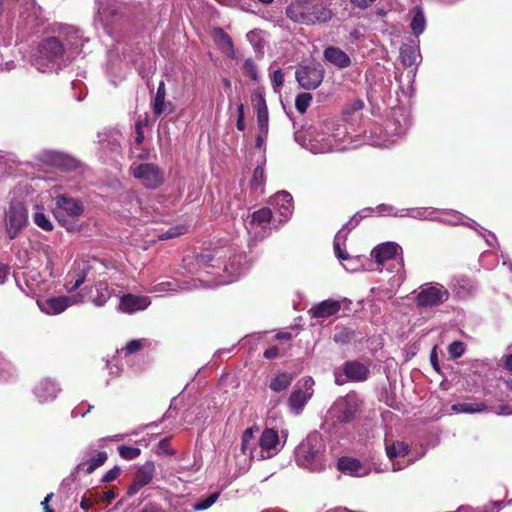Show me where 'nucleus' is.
I'll return each mask as SVG.
<instances>
[{"mask_svg":"<svg viewBox=\"0 0 512 512\" xmlns=\"http://www.w3.org/2000/svg\"><path fill=\"white\" fill-rule=\"evenodd\" d=\"M84 38L80 30L73 26H64L58 36L42 39L31 56V64L39 72L58 71L66 60L79 55L82 52Z\"/></svg>","mask_w":512,"mask_h":512,"instance_id":"f257e3e1","label":"nucleus"},{"mask_svg":"<svg viewBox=\"0 0 512 512\" xmlns=\"http://www.w3.org/2000/svg\"><path fill=\"white\" fill-rule=\"evenodd\" d=\"M195 261L199 269L211 267L222 270L226 277L223 283L234 281L248 268L244 253L237 251L232 246H223L212 251H206L197 255Z\"/></svg>","mask_w":512,"mask_h":512,"instance_id":"f03ea898","label":"nucleus"},{"mask_svg":"<svg viewBox=\"0 0 512 512\" xmlns=\"http://www.w3.org/2000/svg\"><path fill=\"white\" fill-rule=\"evenodd\" d=\"M294 458L298 467L313 473L325 471L334 462L333 456L327 451L324 439L317 432L310 433L298 444Z\"/></svg>","mask_w":512,"mask_h":512,"instance_id":"7ed1b4c3","label":"nucleus"},{"mask_svg":"<svg viewBox=\"0 0 512 512\" xmlns=\"http://www.w3.org/2000/svg\"><path fill=\"white\" fill-rule=\"evenodd\" d=\"M284 446L281 443L277 431L266 428L262 431L257 445L253 439V429L247 428L241 441V453L248 456L250 460H265L275 456Z\"/></svg>","mask_w":512,"mask_h":512,"instance_id":"20e7f679","label":"nucleus"},{"mask_svg":"<svg viewBox=\"0 0 512 512\" xmlns=\"http://www.w3.org/2000/svg\"><path fill=\"white\" fill-rule=\"evenodd\" d=\"M286 14L292 21L306 25L328 22L333 15L327 0L311 1L307 4L291 3Z\"/></svg>","mask_w":512,"mask_h":512,"instance_id":"39448f33","label":"nucleus"},{"mask_svg":"<svg viewBox=\"0 0 512 512\" xmlns=\"http://www.w3.org/2000/svg\"><path fill=\"white\" fill-rule=\"evenodd\" d=\"M483 395L491 398L492 413L512 415V379L488 383L483 389Z\"/></svg>","mask_w":512,"mask_h":512,"instance_id":"423d86ee","label":"nucleus"},{"mask_svg":"<svg viewBox=\"0 0 512 512\" xmlns=\"http://www.w3.org/2000/svg\"><path fill=\"white\" fill-rule=\"evenodd\" d=\"M84 212V205L80 200L67 195H59L55 198L53 213L58 222L68 231L75 230L73 220Z\"/></svg>","mask_w":512,"mask_h":512,"instance_id":"0eeeda50","label":"nucleus"},{"mask_svg":"<svg viewBox=\"0 0 512 512\" xmlns=\"http://www.w3.org/2000/svg\"><path fill=\"white\" fill-rule=\"evenodd\" d=\"M105 441L106 438H102L97 444H91L81 452V459L75 467L74 474H91L106 462L107 453L97 449V446L103 447Z\"/></svg>","mask_w":512,"mask_h":512,"instance_id":"6e6552de","label":"nucleus"},{"mask_svg":"<svg viewBox=\"0 0 512 512\" xmlns=\"http://www.w3.org/2000/svg\"><path fill=\"white\" fill-rule=\"evenodd\" d=\"M449 291L442 284L425 283L419 288L415 301L418 307L429 308L443 304L449 299Z\"/></svg>","mask_w":512,"mask_h":512,"instance_id":"1a4fd4ad","label":"nucleus"},{"mask_svg":"<svg viewBox=\"0 0 512 512\" xmlns=\"http://www.w3.org/2000/svg\"><path fill=\"white\" fill-rule=\"evenodd\" d=\"M345 135L346 129L341 126H338L332 134H318L314 139L310 140L309 150L315 154L342 151L346 148L342 144Z\"/></svg>","mask_w":512,"mask_h":512,"instance_id":"9d476101","label":"nucleus"},{"mask_svg":"<svg viewBox=\"0 0 512 512\" xmlns=\"http://www.w3.org/2000/svg\"><path fill=\"white\" fill-rule=\"evenodd\" d=\"M130 173L148 189H156L164 181V173L153 163L132 164L130 166Z\"/></svg>","mask_w":512,"mask_h":512,"instance_id":"9b49d317","label":"nucleus"},{"mask_svg":"<svg viewBox=\"0 0 512 512\" xmlns=\"http://www.w3.org/2000/svg\"><path fill=\"white\" fill-rule=\"evenodd\" d=\"M28 212L21 202H11L5 214V226L10 239L17 237L19 232L26 226Z\"/></svg>","mask_w":512,"mask_h":512,"instance_id":"f8f14e48","label":"nucleus"},{"mask_svg":"<svg viewBox=\"0 0 512 512\" xmlns=\"http://www.w3.org/2000/svg\"><path fill=\"white\" fill-rule=\"evenodd\" d=\"M370 370L367 365L359 361H347L342 368L334 370L335 383L343 385L348 381H365L369 376Z\"/></svg>","mask_w":512,"mask_h":512,"instance_id":"ddd939ff","label":"nucleus"},{"mask_svg":"<svg viewBox=\"0 0 512 512\" xmlns=\"http://www.w3.org/2000/svg\"><path fill=\"white\" fill-rule=\"evenodd\" d=\"M313 386L314 380L311 377H306L296 384L288 398V405L292 413L299 415L302 412L313 395Z\"/></svg>","mask_w":512,"mask_h":512,"instance_id":"4468645a","label":"nucleus"},{"mask_svg":"<svg viewBox=\"0 0 512 512\" xmlns=\"http://www.w3.org/2000/svg\"><path fill=\"white\" fill-rule=\"evenodd\" d=\"M13 18L18 15L17 26H34L41 15V8L35 0H16L13 7Z\"/></svg>","mask_w":512,"mask_h":512,"instance_id":"2eb2a0df","label":"nucleus"},{"mask_svg":"<svg viewBox=\"0 0 512 512\" xmlns=\"http://www.w3.org/2000/svg\"><path fill=\"white\" fill-rule=\"evenodd\" d=\"M83 295L78 293L71 296H59L38 300L40 310L48 315H56L65 311L68 307L83 302Z\"/></svg>","mask_w":512,"mask_h":512,"instance_id":"dca6fc26","label":"nucleus"},{"mask_svg":"<svg viewBox=\"0 0 512 512\" xmlns=\"http://www.w3.org/2000/svg\"><path fill=\"white\" fill-rule=\"evenodd\" d=\"M358 411V399L355 395L348 394L335 401L330 409L333 418L339 422L351 421Z\"/></svg>","mask_w":512,"mask_h":512,"instance_id":"f3484780","label":"nucleus"},{"mask_svg":"<svg viewBox=\"0 0 512 512\" xmlns=\"http://www.w3.org/2000/svg\"><path fill=\"white\" fill-rule=\"evenodd\" d=\"M296 80L306 90H314L320 86L324 78V71L317 66H303L297 69Z\"/></svg>","mask_w":512,"mask_h":512,"instance_id":"a211bd4d","label":"nucleus"},{"mask_svg":"<svg viewBox=\"0 0 512 512\" xmlns=\"http://www.w3.org/2000/svg\"><path fill=\"white\" fill-rule=\"evenodd\" d=\"M37 158L43 164L61 169L70 170L77 166V161L74 158L58 151L44 150L38 154Z\"/></svg>","mask_w":512,"mask_h":512,"instance_id":"6ab92c4d","label":"nucleus"},{"mask_svg":"<svg viewBox=\"0 0 512 512\" xmlns=\"http://www.w3.org/2000/svg\"><path fill=\"white\" fill-rule=\"evenodd\" d=\"M155 474V465L152 461L145 462L135 473L133 483L128 488L129 496L135 495L142 487L149 484Z\"/></svg>","mask_w":512,"mask_h":512,"instance_id":"aec40b11","label":"nucleus"},{"mask_svg":"<svg viewBox=\"0 0 512 512\" xmlns=\"http://www.w3.org/2000/svg\"><path fill=\"white\" fill-rule=\"evenodd\" d=\"M358 225V219L356 216H353L347 224H345L335 235L334 238V252L336 257L340 261H349L352 258L344 251L343 247L345 246L347 237L349 232Z\"/></svg>","mask_w":512,"mask_h":512,"instance_id":"412c9836","label":"nucleus"},{"mask_svg":"<svg viewBox=\"0 0 512 512\" xmlns=\"http://www.w3.org/2000/svg\"><path fill=\"white\" fill-rule=\"evenodd\" d=\"M150 304L151 301L147 296L126 294L120 299L119 310L127 314H132L145 310Z\"/></svg>","mask_w":512,"mask_h":512,"instance_id":"4be33fe9","label":"nucleus"},{"mask_svg":"<svg viewBox=\"0 0 512 512\" xmlns=\"http://www.w3.org/2000/svg\"><path fill=\"white\" fill-rule=\"evenodd\" d=\"M59 392L60 387L50 378L42 379L33 389V393L40 403L53 401Z\"/></svg>","mask_w":512,"mask_h":512,"instance_id":"5701e85b","label":"nucleus"},{"mask_svg":"<svg viewBox=\"0 0 512 512\" xmlns=\"http://www.w3.org/2000/svg\"><path fill=\"white\" fill-rule=\"evenodd\" d=\"M270 204L275 207L282 217L281 221H287L291 217L294 209L293 198L287 191L277 192L271 198Z\"/></svg>","mask_w":512,"mask_h":512,"instance_id":"b1692460","label":"nucleus"},{"mask_svg":"<svg viewBox=\"0 0 512 512\" xmlns=\"http://www.w3.org/2000/svg\"><path fill=\"white\" fill-rule=\"evenodd\" d=\"M451 410L455 413H489L492 412L491 398L485 397L484 401H466L455 403L451 406Z\"/></svg>","mask_w":512,"mask_h":512,"instance_id":"393cba45","label":"nucleus"},{"mask_svg":"<svg viewBox=\"0 0 512 512\" xmlns=\"http://www.w3.org/2000/svg\"><path fill=\"white\" fill-rule=\"evenodd\" d=\"M402 253V248L395 242H385L376 246L371 255L377 264H383L389 260L396 258Z\"/></svg>","mask_w":512,"mask_h":512,"instance_id":"a878e982","label":"nucleus"},{"mask_svg":"<svg viewBox=\"0 0 512 512\" xmlns=\"http://www.w3.org/2000/svg\"><path fill=\"white\" fill-rule=\"evenodd\" d=\"M324 60L339 69H345L352 63L349 55L336 46H328L323 51Z\"/></svg>","mask_w":512,"mask_h":512,"instance_id":"bb28decb","label":"nucleus"},{"mask_svg":"<svg viewBox=\"0 0 512 512\" xmlns=\"http://www.w3.org/2000/svg\"><path fill=\"white\" fill-rule=\"evenodd\" d=\"M166 89L164 81H160L156 94L152 100L153 113L156 116L167 115L172 112L173 105L171 102L165 101Z\"/></svg>","mask_w":512,"mask_h":512,"instance_id":"cd10ccee","label":"nucleus"},{"mask_svg":"<svg viewBox=\"0 0 512 512\" xmlns=\"http://www.w3.org/2000/svg\"><path fill=\"white\" fill-rule=\"evenodd\" d=\"M341 304L342 301L327 299L314 305L310 312L315 318H328L340 311Z\"/></svg>","mask_w":512,"mask_h":512,"instance_id":"c85d7f7f","label":"nucleus"},{"mask_svg":"<svg viewBox=\"0 0 512 512\" xmlns=\"http://www.w3.org/2000/svg\"><path fill=\"white\" fill-rule=\"evenodd\" d=\"M437 214H440L439 209L435 208H411V209H402L401 213H394L396 217H411L418 220H429L436 221Z\"/></svg>","mask_w":512,"mask_h":512,"instance_id":"c756f323","label":"nucleus"},{"mask_svg":"<svg viewBox=\"0 0 512 512\" xmlns=\"http://www.w3.org/2000/svg\"><path fill=\"white\" fill-rule=\"evenodd\" d=\"M35 249L38 254L39 261L45 264L46 268L52 272L53 267L59 260L56 250L46 243L37 244Z\"/></svg>","mask_w":512,"mask_h":512,"instance_id":"7c9ffc66","label":"nucleus"},{"mask_svg":"<svg viewBox=\"0 0 512 512\" xmlns=\"http://www.w3.org/2000/svg\"><path fill=\"white\" fill-rule=\"evenodd\" d=\"M95 295H92V303L97 307H102L110 299L114 293L113 287H111L106 281H98L95 284Z\"/></svg>","mask_w":512,"mask_h":512,"instance_id":"2f4dec72","label":"nucleus"},{"mask_svg":"<svg viewBox=\"0 0 512 512\" xmlns=\"http://www.w3.org/2000/svg\"><path fill=\"white\" fill-rule=\"evenodd\" d=\"M272 219V212L269 208H261L251 214V220L247 228L253 230L256 227L266 228Z\"/></svg>","mask_w":512,"mask_h":512,"instance_id":"473e14b6","label":"nucleus"},{"mask_svg":"<svg viewBox=\"0 0 512 512\" xmlns=\"http://www.w3.org/2000/svg\"><path fill=\"white\" fill-rule=\"evenodd\" d=\"M476 289L474 282L467 277H456L452 282V290L459 297L469 296Z\"/></svg>","mask_w":512,"mask_h":512,"instance_id":"72a5a7b5","label":"nucleus"},{"mask_svg":"<svg viewBox=\"0 0 512 512\" xmlns=\"http://www.w3.org/2000/svg\"><path fill=\"white\" fill-rule=\"evenodd\" d=\"M337 468L343 473L358 476L360 475L361 464L355 458L341 457L337 462Z\"/></svg>","mask_w":512,"mask_h":512,"instance_id":"f704fd0d","label":"nucleus"},{"mask_svg":"<svg viewBox=\"0 0 512 512\" xmlns=\"http://www.w3.org/2000/svg\"><path fill=\"white\" fill-rule=\"evenodd\" d=\"M117 14V6L113 3H105L98 9L95 17L96 22H100L104 27L110 24V19Z\"/></svg>","mask_w":512,"mask_h":512,"instance_id":"c9c22d12","label":"nucleus"},{"mask_svg":"<svg viewBox=\"0 0 512 512\" xmlns=\"http://www.w3.org/2000/svg\"><path fill=\"white\" fill-rule=\"evenodd\" d=\"M464 215L454 210H440V214H437V222H441L449 225H466L467 222H462Z\"/></svg>","mask_w":512,"mask_h":512,"instance_id":"e433bc0d","label":"nucleus"},{"mask_svg":"<svg viewBox=\"0 0 512 512\" xmlns=\"http://www.w3.org/2000/svg\"><path fill=\"white\" fill-rule=\"evenodd\" d=\"M402 62L406 66L414 65L418 62L420 54L417 48L411 45H404L400 49Z\"/></svg>","mask_w":512,"mask_h":512,"instance_id":"4c0bfd02","label":"nucleus"},{"mask_svg":"<svg viewBox=\"0 0 512 512\" xmlns=\"http://www.w3.org/2000/svg\"><path fill=\"white\" fill-rule=\"evenodd\" d=\"M466 226L472 228L477 233H479L484 238L485 242L487 243V245L489 247H495L496 246L497 238H496L494 233L484 229L483 227H481L478 223H476L472 219H468V221L466 223Z\"/></svg>","mask_w":512,"mask_h":512,"instance_id":"58836bf2","label":"nucleus"},{"mask_svg":"<svg viewBox=\"0 0 512 512\" xmlns=\"http://www.w3.org/2000/svg\"><path fill=\"white\" fill-rule=\"evenodd\" d=\"M292 382V375L289 373H281L276 375L270 382L269 387L275 392L286 390Z\"/></svg>","mask_w":512,"mask_h":512,"instance_id":"ea45409f","label":"nucleus"},{"mask_svg":"<svg viewBox=\"0 0 512 512\" xmlns=\"http://www.w3.org/2000/svg\"><path fill=\"white\" fill-rule=\"evenodd\" d=\"M216 35V43L222 49L224 53L229 56L234 55L233 43L228 34L223 32L222 29H217L215 31Z\"/></svg>","mask_w":512,"mask_h":512,"instance_id":"a19ab883","label":"nucleus"},{"mask_svg":"<svg viewBox=\"0 0 512 512\" xmlns=\"http://www.w3.org/2000/svg\"><path fill=\"white\" fill-rule=\"evenodd\" d=\"M414 15L410 24L412 32L415 35H420L424 32L426 27V19L421 8L416 7L414 9Z\"/></svg>","mask_w":512,"mask_h":512,"instance_id":"79ce46f5","label":"nucleus"},{"mask_svg":"<svg viewBox=\"0 0 512 512\" xmlns=\"http://www.w3.org/2000/svg\"><path fill=\"white\" fill-rule=\"evenodd\" d=\"M35 212L32 215V219L34 223L41 229L45 231H51L53 229V224L47 215L44 213V209L40 206L35 207Z\"/></svg>","mask_w":512,"mask_h":512,"instance_id":"37998d69","label":"nucleus"},{"mask_svg":"<svg viewBox=\"0 0 512 512\" xmlns=\"http://www.w3.org/2000/svg\"><path fill=\"white\" fill-rule=\"evenodd\" d=\"M219 492H213L205 497H202L191 504L193 511H204L209 509L219 498Z\"/></svg>","mask_w":512,"mask_h":512,"instance_id":"c03bdc74","label":"nucleus"},{"mask_svg":"<svg viewBox=\"0 0 512 512\" xmlns=\"http://www.w3.org/2000/svg\"><path fill=\"white\" fill-rule=\"evenodd\" d=\"M407 453L408 445L404 442L396 441L386 443V454L391 460L399 456H404Z\"/></svg>","mask_w":512,"mask_h":512,"instance_id":"a18cd8bd","label":"nucleus"},{"mask_svg":"<svg viewBox=\"0 0 512 512\" xmlns=\"http://www.w3.org/2000/svg\"><path fill=\"white\" fill-rule=\"evenodd\" d=\"M252 104L256 113L268 111L263 88H257L254 90L252 93Z\"/></svg>","mask_w":512,"mask_h":512,"instance_id":"49530a36","label":"nucleus"},{"mask_svg":"<svg viewBox=\"0 0 512 512\" xmlns=\"http://www.w3.org/2000/svg\"><path fill=\"white\" fill-rule=\"evenodd\" d=\"M68 278H70V281H68L66 283V285H65L66 289L69 292H73V291L77 290L84 283V281L86 279L85 267L79 272H76L74 274H69Z\"/></svg>","mask_w":512,"mask_h":512,"instance_id":"de8ad7c7","label":"nucleus"},{"mask_svg":"<svg viewBox=\"0 0 512 512\" xmlns=\"http://www.w3.org/2000/svg\"><path fill=\"white\" fill-rule=\"evenodd\" d=\"M265 180H266V177H265L264 168L262 166H257L254 169L252 179H251L252 189L258 190V189L262 188V186L265 183Z\"/></svg>","mask_w":512,"mask_h":512,"instance_id":"09e8293b","label":"nucleus"},{"mask_svg":"<svg viewBox=\"0 0 512 512\" xmlns=\"http://www.w3.org/2000/svg\"><path fill=\"white\" fill-rule=\"evenodd\" d=\"M118 453L125 460H133L141 454V450L138 447L121 445L118 447Z\"/></svg>","mask_w":512,"mask_h":512,"instance_id":"8fccbe9b","label":"nucleus"},{"mask_svg":"<svg viewBox=\"0 0 512 512\" xmlns=\"http://www.w3.org/2000/svg\"><path fill=\"white\" fill-rule=\"evenodd\" d=\"M312 96L310 93H301L295 99V107L298 112L305 113L310 105Z\"/></svg>","mask_w":512,"mask_h":512,"instance_id":"3c124183","label":"nucleus"},{"mask_svg":"<svg viewBox=\"0 0 512 512\" xmlns=\"http://www.w3.org/2000/svg\"><path fill=\"white\" fill-rule=\"evenodd\" d=\"M148 345V340L146 339H134L129 341L126 346L122 349V351L126 352L127 354H133L143 347Z\"/></svg>","mask_w":512,"mask_h":512,"instance_id":"603ef678","label":"nucleus"},{"mask_svg":"<svg viewBox=\"0 0 512 512\" xmlns=\"http://www.w3.org/2000/svg\"><path fill=\"white\" fill-rule=\"evenodd\" d=\"M185 232H186V227L183 225H178L175 227H170L168 230L161 233L158 238L160 240H167V239H171V238L180 236V235L184 234Z\"/></svg>","mask_w":512,"mask_h":512,"instance_id":"864d4df0","label":"nucleus"},{"mask_svg":"<svg viewBox=\"0 0 512 512\" xmlns=\"http://www.w3.org/2000/svg\"><path fill=\"white\" fill-rule=\"evenodd\" d=\"M465 352V344L461 341H454L448 346V353L452 359L461 357Z\"/></svg>","mask_w":512,"mask_h":512,"instance_id":"5fc2aeb1","label":"nucleus"},{"mask_svg":"<svg viewBox=\"0 0 512 512\" xmlns=\"http://www.w3.org/2000/svg\"><path fill=\"white\" fill-rule=\"evenodd\" d=\"M257 116V124L259 132H262L263 134H268L269 131V116L268 111L267 112H259L256 113Z\"/></svg>","mask_w":512,"mask_h":512,"instance_id":"6e6d98bb","label":"nucleus"},{"mask_svg":"<svg viewBox=\"0 0 512 512\" xmlns=\"http://www.w3.org/2000/svg\"><path fill=\"white\" fill-rule=\"evenodd\" d=\"M156 453L158 455H170V456H172V455L175 454V450L171 448L169 439L165 438V439H162L158 443L157 448H156Z\"/></svg>","mask_w":512,"mask_h":512,"instance_id":"4d7b16f0","label":"nucleus"},{"mask_svg":"<svg viewBox=\"0 0 512 512\" xmlns=\"http://www.w3.org/2000/svg\"><path fill=\"white\" fill-rule=\"evenodd\" d=\"M272 87L275 92H278L284 83V74L281 69L273 72L271 75Z\"/></svg>","mask_w":512,"mask_h":512,"instance_id":"13d9d810","label":"nucleus"},{"mask_svg":"<svg viewBox=\"0 0 512 512\" xmlns=\"http://www.w3.org/2000/svg\"><path fill=\"white\" fill-rule=\"evenodd\" d=\"M174 284L172 282H160L155 284L149 289L151 293H164L169 291H175Z\"/></svg>","mask_w":512,"mask_h":512,"instance_id":"bf43d9fd","label":"nucleus"},{"mask_svg":"<svg viewBox=\"0 0 512 512\" xmlns=\"http://www.w3.org/2000/svg\"><path fill=\"white\" fill-rule=\"evenodd\" d=\"M244 70H245V73L253 80H257L258 79V69H257V66L256 64L254 63V61L252 59H247L245 60L244 62Z\"/></svg>","mask_w":512,"mask_h":512,"instance_id":"052dcab7","label":"nucleus"},{"mask_svg":"<svg viewBox=\"0 0 512 512\" xmlns=\"http://www.w3.org/2000/svg\"><path fill=\"white\" fill-rule=\"evenodd\" d=\"M397 265H398L397 273L393 278H394V282H396L397 285H400L405 279L404 264H403L402 257H399V259L397 260Z\"/></svg>","mask_w":512,"mask_h":512,"instance_id":"680f3d73","label":"nucleus"},{"mask_svg":"<svg viewBox=\"0 0 512 512\" xmlns=\"http://www.w3.org/2000/svg\"><path fill=\"white\" fill-rule=\"evenodd\" d=\"M120 471H121L120 467L114 466L112 469L108 470L103 475L102 482L108 483V482L115 480L119 476Z\"/></svg>","mask_w":512,"mask_h":512,"instance_id":"e2e57ef3","label":"nucleus"},{"mask_svg":"<svg viewBox=\"0 0 512 512\" xmlns=\"http://www.w3.org/2000/svg\"><path fill=\"white\" fill-rule=\"evenodd\" d=\"M237 111H238V118H237V122H236V127L238 130L243 131L246 127L245 118H244V105L239 104L237 107Z\"/></svg>","mask_w":512,"mask_h":512,"instance_id":"0e129e2a","label":"nucleus"},{"mask_svg":"<svg viewBox=\"0 0 512 512\" xmlns=\"http://www.w3.org/2000/svg\"><path fill=\"white\" fill-rule=\"evenodd\" d=\"M377 212L379 215H393L394 213H401V210H395L392 206L381 204L377 207Z\"/></svg>","mask_w":512,"mask_h":512,"instance_id":"69168bd1","label":"nucleus"},{"mask_svg":"<svg viewBox=\"0 0 512 512\" xmlns=\"http://www.w3.org/2000/svg\"><path fill=\"white\" fill-rule=\"evenodd\" d=\"M402 116H403V122L402 123L399 122V127L395 128V134L397 136L403 135L410 125V121H409L408 117L405 115H402Z\"/></svg>","mask_w":512,"mask_h":512,"instance_id":"338daca9","label":"nucleus"},{"mask_svg":"<svg viewBox=\"0 0 512 512\" xmlns=\"http://www.w3.org/2000/svg\"><path fill=\"white\" fill-rule=\"evenodd\" d=\"M504 358L505 368L509 371H512V344L507 347Z\"/></svg>","mask_w":512,"mask_h":512,"instance_id":"774afa93","label":"nucleus"}]
</instances>
